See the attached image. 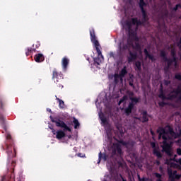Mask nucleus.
<instances>
[{
	"instance_id": "7c9ffc66",
	"label": "nucleus",
	"mask_w": 181,
	"mask_h": 181,
	"mask_svg": "<svg viewBox=\"0 0 181 181\" xmlns=\"http://www.w3.org/2000/svg\"><path fill=\"white\" fill-rule=\"evenodd\" d=\"M177 155H181V149L180 148L177 149Z\"/></svg>"
},
{
	"instance_id": "aec40b11",
	"label": "nucleus",
	"mask_w": 181,
	"mask_h": 181,
	"mask_svg": "<svg viewBox=\"0 0 181 181\" xmlns=\"http://www.w3.org/2000/svg\"><path fill=\"white\" fill-rule=\"evenodd\" d=\"M7 153L8 156H10V158H12V155H11V153H12V147L7 146Z\"/></svg>"
},
{
	"instance_id": "5701e85b",
	"label": "nucleus",
	"mask_w": 181,
	"mask_h": 181,
	"mask_svg": "<svg viewBox=\"0 0 181 181\" xmlns=\"http://www.w3.org/2000/svg\"><path fill=\"white\" fill-rule=\"evenodd\" d=\"M101 101V98L100 97L98 98L96 101V107L100 109V102Z\"/></svg>"
},
{
	"instance_id": "9b49d317",
	"label": "nucleus",
	"mask_w": 181,
	"mask_h": 181,
	"mask_svg": "<svg viewBox=\"0 0 181 181\" xmlns=\"http://www.w3.org/2000/svg\"><path fill=\"white\" fill-rule=\"evenodd\" d=\"M151 145L153 149L154 155H156L158 158H162V154L160 153L159 147H158V146H156V144H155V142H151Z\"/></svg>"
},
{
	"instance_id": "58836bf2",
	"label": "nucleus",
	"mask_w": 181,
	"mask_h": 181,
	"mask_svg": "<svg viewBox=\"0 0 181 181\" xmlns=\"http://www.w3.org/2000/svg\"><path fill=\"white\" fill-rule=\"evenodd\" d=\"M151 134H152V135H153V132H151Z\"/></svg>"
},
{
	"instance_id": "9d476101",
	"label": "nucleus",
	"mask_w": 181,
	"mask_h": 181,
	"mask_svg": "<svg viewBox=\"0 0 181 181\" xmlns=\"http://www.w3.org/2000/svg\"><path fill=\"white\" fill-rule=\"evenodd\" d=\"M127 66H124L120 71L119 74L115 75V81L117 83L119 80L122 82V77L127 74Z\"/></svg>"
},
{
	"instance_id": "0eeeda50",
	"label": "nucleus",
	"mask_w": 181,
	"mask_h": 181,
	"mask_svg": "<svg viewBox=\"0 0 181 181\" xmlns=\"http://www.w3.org/2000/svg\"><path fill=\"white\" fill-rule=\"evenodd\" d=\"M122 143L117 141L115 143L112 147V155H121L122 151L121 150V144Z\"/></svg>"
},
{
	"instance_id": "20e7f679",
	"label": "nucleus",
	"mask_w": 181,
	"mask_h": 181,
	"mask_svg": "<svg viewBox=\"0 0 181 181\" xmlns=\"http://www.w3.org/2000/svg\"><path fill=\"white\" fill-rule=\"evenodd\" d=\"M90 35L91 42L93 44V46L95 47L98 56V58L94 59V62L96 63V64H100L104 62V57L103 56L100 50L101 46L100 45L98 40H97V37H95V34L94 33L93 29L90 30Z\"/></svg>"
},
{
	"instance_id": "c85d7f7f",
	"label": "nucleus",
	"mask_w": 181,
	"mask_h": 181,
	"mask_svg": "<svg viewBox=\"0 0 181 181\" xmlns=\"http://www.w3.org/2000/svg\"><path fill=\"white\" fill-rule=\"evenodd\" d=\"M177 8H180V4H177L176 6L174 8V11H177Z\"/></svg>"
},
{
	"instance_id": "a878e982",
	"label": "nucleus",
	"mask_w": 181,
	"mask_h": 181,
	"mask_svg": "<svg viewBox=\"0 0 181 181\" xmlns=\"http://www.w3.org/2000/svg\"><path fill=\"white\" fill-rule=\"evenodd\" d=\"M160 56L162 57H165V56H166V53L165 52V51H161Z\"/></svg>"
},
{
	"instance_id": "4c0bfd02",
	"label": "nucleus",
	"mask_w": 181,
	"mask_h": 181,
	"mask_svg": "<svg viewBox=\"0 0 181 181\" xmlns=\"http://www.w3.org/2000/svg\"><path fill=\"white\" fill-rule=\"evenodd\" d=\"M59 87H61V88H63V86H59Z\"/></svg>"
},
{
	"instance_id": "412c9836",
	"label": "nucleus",
	"mask_w": 181,
	"mask_h": 181,
	"mask_svg": "<svg viewBox=\"0 0 181 181\" xmlns=\"http://www.w3.org/2000/svg\"><path fill=\"white\" fill-rule=\"evenodd\" d=\"M107 169H109L110 172H112V170H114V165H110V163H108L107 164Z\"/></svg>"
},
{
	"instance_id": "bb28decb",
	"label": "nucleus",
	"mask_w": 181,
	"mask_h": 181,
	"mask_svg": "<svg viewBox=\"0 0 181 181\" xmlns=\"http://www.w3.org/2000/svg\"><path fill=\"white\" fill-rule=\"evenodd\" d=\"M102 159H103V160H107V159H108V156L103 155V156H102Z\"/></svg>"
},
{
	"instance_id": "e433bc0d",
	"label": "nucleus",
	"mask_w": 181,
	"mask_h": 181,
	"mask_svg": "<svg viewBox=\"0 0 181 181\" xmlns=\"http://www.w3.org/2000/svg\"><path fill=\"white\" fill-rule=\"evenodd\" d=\"M103 104L105 105V100H103Z\"/></svg>"
},
{
	"instance_id": "393cba45",
	"label": "nucleus",
	"mask_w": 181,
	"mask_h": 181,
	"mask_svg": "<svg viewBox=\"0 0 181 181\" xmlns=\"http://www.w3.org/2000/svg\"><path fill=\"white\" fill-rule=\"evenodd\" d=\"M175 78H177V80H181V75L180 74H176L175 75Z\"/></svg>"
},
{
	"instance_id": "ea45409f",
	"label": "nucleus",
	"mask_w": 181,
	"mask_h": 181,
	"mask_svg": "<svg viewBox=\"0 0 181 181\" xmlns=\"http://www.w3.org/2000/svg\"><path fill=\"white\" fill-rule=\"evenodd\" d=\"M117 97H114L113 98H117Z\"/></svg>"
},
{
	"instance_id": "2f4dec72",
	"label": "nucleus",
	"mask_w": 181,
	"mask_h": 181,
	"mask_svg": "<svg viewBox=\"0 0 181 181\" xmlns=\"http://www.w3.org/2000/svg\"><path fill=\"white\" fill-rule=\"evenodd\" d=\"M101 152L99 153V160L98 162V163H100V162H101Z\"/></svg>"
},
{
	"instance_id": "cd10ccee",
	"label": "nucleus",
	"mask_w": 181,
	"mask_h": 181,
	"mask_svg": "<svg viewBox=\"0 0 181 181\" xmlns=\"http://www.w3.org/2000/svg\"><path fill=\"white\" fill-rule=\"evenodd\" d=\"M155 175H156L158 179H160V177H162V175H160V174H159V173H155Z\"/></svg>"
},
{
	"instance_id": "b1692460",
	"label": "nucleus",
	"mask_w": 181,
	"mask_h": 181,
	"mask_svg": "<svg viewBox=\"0 0 181 181\" xmlns=\"http://www.w3.org/2000/svg\"><path fill=\"white\" fill-rule=\"evenodd\" d=\"M77 156H78L79 158H84L86 156V155L80 153L77 154Z\"/></svg>"
},
{
	"instance_id": "39448f33",
	"label": "nucleus",
	"mask_w": 181,
	"mask_h": 181,
	"mask_svg": "<svg viewBox=\"0 0 181 181\" xmlns=\"http://www.w3.org/2000/svg\"><path fill=\"white\" fill-rule=\"evenodd\" d=\"M99 118L100 119L102 127H104L106 131L108 141H111L112 127H111L110 122H108V119H107V117H105V115H104L101 112H99Z\"/></svg>"
},
{
	"instance_id": "7ed1b4c3",
	"label": "nucleus",
	"mask_w": 181,
	"mask_h": 181,
	"mask_svg": "<svg viewBox=\"0 0 181 181\" xmlns=\"http://www.w3.org/2000/svg\"><path fill=\"white\" fill-rule=\"evenodd\" d=\"M50 118L52 122H55L57 127L64 129V130H58L57 132L53 129H51L52 130V134L56 135L57 139H63V138H68L70 139V138H71V135L69 134V132H71V129H70V127H69L68 125L64 123V122L62 120H54L52 116H50Z\"/></svg>"
},
{
	"instance_id": "c9c22d12",
	"label": "nucleus",
	"mask_w": 181,
	"mask_h": 181,
	"mask_svg": "<svg viewBox=\"0 0 181 181\" xmlns=\"http://www.w3.org/2000/svg\"><path fill=\"white\" fill-rule=\"evenodd\" d=\"M139 181H145V180L144 179H141Z\"/></svg>"
},
{
	"instance_id": "dca6fc26",
	"label": "nucleus",
	"mask_w": 181,
	"mask_h": 181,
	"mask_svg": "<svg viewBox=\"0 0 181 181\" xmlns=\"http://www.w3.org/2000/svg\"><path fill=\"white\" fill-rule=\"evenodd\" d=\"M56 100L58 101L59 103V107L61 109H64L66 108V105H64V101H63L62 99L59 98H56Z\"/></svg>"
},
{
	"instance_id": "f257e3e1",
	"label": "nucleus",
	"mask_w": 181,
	"mask_h": 181,
	"mask_svg": "<svg viewBox=\"0 0 181 181\" xmlns=\"http://www.w3.org/2000/svg\"><path fill=\"white\" fill-rule=\"evenodd\" d=\"M146 5L144 0H140L139 6L143 14V21H138L137 18H129L125 11V15L127 16V22L122 21V25L126 30H129V38L127 40H123L121 41H115L119 49V53L128 50L129 52L128 56L129 62H134L137 57L142 59V50L141 49V45H139V40L136 36V28L141 25H145V23L148 22V18L146 17V13L144 10V7Z\"/></svg>"
},
{
	"instance_id": "72a5a7b5",
	"label": "nucleus",
	"mask_w": 181,
	"mask_h": 181,
	"mask_svg": "<svg viewBox=\"0 0 181 181\" xmlns=\"http://www.w3.org/2000/svg\"><path fill=\"white\" fill-rule=\"evenodd\" d=\"M47 111H48L49 112H52V110H50L49 108H47Z\"/></svg>"
},
{
	"instance_id": "4be33fe9",
	"label": "nucleus",
	"mask_w": 181,
	"mask_h": 181,
	"mask_svg": "<svg viewBox=\"0 0 181 181\" xmlns=\"http://www.w3.org/2000/svg\"><path fill=\"white\" fill-rule=\"evenodd\" d=\"M136 70H139V71H140V70H141V62H136Z\"/></svg>"
},
{
	"instance_id": "f3484780",
	"label": "nucleus",
	"mask_w": 181,
	"mask_h": 181,
	"mask_svg": "<svg viewBox=\"0 0 181 181\" xmlns=\"http://www.w3.org/2000/svg\"><path fill=\"white\" fill-rule=\"evenodd\" d=\"M144 53L146 54V59H149L152 62H153V60H155V59L153 58V56L149 54V53L148 52V50H146V49H144Z\"/></svg>"
},
{
	"instance_id": "a19ab883",
	"label": "nucleus",
	"mask_w": 181,
	"mask_h": 181,
	"mask_svg": "<svg viewBox=\"0 0 181 181\" xmlns=\"http://www.w3.org/2000/svg\"><path fill=\"white\" fill-rule=\"evenodd\" d=\"M130 86H132V83H130Z\"/></svg>"
},
{
	"instance_id": "4468645a",
	"label": "nucleus",
	"mask_w": 181,
	"mask_h": 181,
	"mask_svg": "<svg viewBox=\"0 0 181 181\" xmlns=\"http://www.w3.org/2000/svg\"><path fill=\"white\" fill-rule=\"evenodd\" d=\"M45 60V57L43 56L42 54H37L35 57V61L37 63H42Z\"/></svg>"
},
{
	"instance_id": "f03ea898",
	"label": "nucleus",
	"mask_w": 181,
	"mask_h": 181,
	"mask_svg": "<svg viewBox=\"0 0 181 181\" xmlns=\"http://www.w3.org/2000/svg\"><path fill=\"white\" fill-rule=\"evenodd\" d=\"M157 132L159 134L158 139L162 138L163 144L161 147L164 152H166L168 156V159L166 160L165 163L168 165V175L170 181H175V179H180V175H177L176 170H172L171 168L176 169H180L181 166V158L177 160L176 154L173 153L172 151V144H173V139L180 136L181 135V128L180 127H177L175 128V132H173V129L170 126H167L164 129L159 127L157 130Z\"/></svg>"
},
{
	"instance_id": "6e6552de",
	"label": "nucleus",
	"mask_w": 181,
	"mask_h": 181,
	"mask_svg": "<svg viewBox=\"0 0 181 181\" xmlns=\"http://www.w3.org/2000/svg\"><path fill=\"white\" fill-rule=\"evenodd\" d=\"M171 54L173 56L172 59L167 60L168 66L170 67V66H177V62L176 61V57H175V54H176V49L175 48H172Z\"/></svg>"
},
{
	"instance_id": "c756f323",
	"label": "nucleus",
	"mask_w": 181,
	"mask_h": 181,
	"mask_svg": "<svg viewBox=\"0 0 181 181\" xmlns=\"http://www.w3.org/2000/svg\"><path fill=\"white\" fill-rule=\"evenodd\" d=\"M177 145H178V146H181V139H179V140L177 141Z\"/></svg>"
},
{
	"instance_id": "ddd939ff",
	"label": "nucleus",
	"mask_w": 181,
	"mask_h": 181,
	"mask_svg": "<svg viewBox=\"0 0 181 181\" xmlns=\"http://www.w3.org/2000/svg\"><path fill=\"white\" fill-rule=\"evenodd\" d=\"M69 62H70V60L66 57H64L62 59V69H63L64 71H66L67 70V66H69Z\"/></svg>"
},
{
	"instance_id": "2eb2a0df",
	"label": "nucleus",
	"mask_w": 181,
	"mask_h": 181,
	"mask_svg": "<svg viewBox=\"0 0 181 181\" xmlns=\"http://www.w3.org/2000/svg\"><path fill=\"white\" fill-rule=\"evenodd\" d=\"M139 119V121H141V122H146V121H148V115L146 114V112H143Z\"/></svg>"
},
{
	"instance_id": "473e14b6",
	"label": "nucleus",
	"mask_w": 181,
	"mask_h": 181,
	"mask_svg": "<svg viewBox=\"0 0 181 181\" xmlns=\"http://www.w3.org/2000/svg\"><path fill=\"white\" fill-rule=\"evenodd\" d=\"M109 54L110 57H114V52H110Z\"/></svg>"
},
{
	"instance_id": "1a4fd4ad",
	"label": "nucleus",
	"mask_w": 181,
	"mask_h": 181,
	"mask_svg": "<svg viewBox=\"0 0 181 181\" xmlns=\"http://www.w3.org/2000/svg\"><path fill=\"white\" fill-rule=\"evenodd\" d=\"M130 100L132 103H129L128 107L125 109V112L127 115L131 114V111L132 110V108H134V103L136 104V103L139 101V99L136 98H130Z\"/></svg>"
},
{
	"instance_id": "423d86ee",
	"label": "nucleus",
	"mask_w": 181,
	"mask_h": 181,
	"mask_svg": "<svg viewBox=\"0 0 181 181\" xmlns=\"http://www.w3.org/2000/svg\"><path fill=\"white\" fill-rule=\"evenodd\" d=\"M159 98L162 100H174L177 98L179 101H181V86H179L176 90L171 92L168 96H165L163 93L159 95Z\"/></svg>"
},
{
	"instance_id": "a211bd4d",
	"label": "nucleus",
	"mask_w": 181,
	"mask_h": 181,
	"mask_svg": "<svg viewBox=\"0 0 181 181\" xmlns=\"http://www.w3.org/2000/svg\"><path fill=\"white\" fill-rule=\"evenodd\" d=\"M59 77H60V78H62V75H58V74H57V71H53V78H54V81H57V82L59 81L57 80V78H59Z\"/></svg>"
},
{
	"instance_id": "6ab92c4d",
	"label": "nucleus",
	"mask_w": 181,
	"mask_h": 181,
	"mask_svg": "<svg viewBox=\"0 0 181 181\" xmlns=\"http://www.w3.org/2000/svg\"><path fill=\"white\" fill-rule=\"evenodd\" d=\"M73 122H74L75 129L80 128V122H78V120L77 119L74 118Z\"/></svg>"
},
{
	"instance_id": "f704fd0d",
	"label": "nucleus",
	"mask_w": 181,
	"mask_h": 181,
	"mask_svg": "<svg viewBox=\"0 0 181 181\" xmlns=\"http://www.w3.org/2000/svg\"><path fill=\"white\" fill-rule=\"evenodd\" d=\"M7 138H8V139H9L11 138V135L10 134H7Z\"/></svg>"
},
{
	"instance_id": "f8f14e48",
	"label": "nucleus",
	"mask_w": 181,
	"mask_h": 181,
	"mask_svg": "<svg viewBox=\"0 0 181 181\" xmlns=\"http://www.w3.org/2000/svg\"><path fill=\"white\" fill-rule=\"evenodd\" d=\"M129 103L128 97L124 96L119 102V105L120 106L121 110H124L127 107V104Z\"/></svg>"
}]
</instances>
